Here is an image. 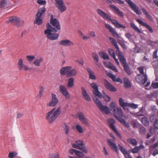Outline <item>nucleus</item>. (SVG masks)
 Instances as JSON below:
<instances>
[{"instance_id": "nucleus-49", "label": "nucleus", "mask_w": 158, "mask_h": 158, "mask_svg": "<svg viewBox=\"0 0 158 158\" xmlns=\"http://www.w3.org/2000/svg\"><path fill=\"white\" fill-rule=\"evenodd\" d=\"M139 127V132L140 133L141 135H144L145 134L146 132V129L145 127L141 125H140Z\"/></svg>"}, {"instance_id": "nucleus-45", "label": "nucleus", "mask_w": 158, "mask_h": 158, "mask_svg": "<svg viewBox=\"0 0 158 158\" xmlns=\"http://www.w3.org/2000/svg\"><path fill=\"white\" fill-rule=\"evenodd\" d=\"M78 33L83 40H88L90 38V37L89 36L85 35L84 34L80 31H78Z\"/></svg>"}, {"instance_id": "nucleus-20", "label": "nucleus", "mask_w": 158, "mask_h": 158, "mask_svg": "<svg viewBox=\"0 0 158 158\" xmlns=\"http://www.w3.org/2000/svg\"><path fill=\"white\" fill-rule=\"evenodd\" d=\"M60 44L61 45L68 47L73 45L74 44L69 40H65L61 41L60 43Z\"/></svg>"}, {"instance_id": "nucleus-33", "label": "nucleus", "mask_w": 158, "mask_h": 158, "mask_svg": "<svg viewBox=\"0 0 158 158\" xmlns=\"http://www.w3.org/2000/svg\"><path fill=\"white\" fill-rule=\"evenodd\" d=\"M118 121L126 127L129 128L130 127L129 123L127 122L126 120L123 118H118Z\"/></svg>"}, {"instance_id": "nucleus-31", "label": "nucleus", "mask_w": 158, "mask_h": 158, "mask_svg": "<svg viewBox=\"0 0 158 158\" xmlns=\"http://www.w3.org/2000/svg\"><path fill=\"white\" fill-rule=\"evenodd\" d=\"M141 10L143 14L146 16L147 18L150 21H153L152 17L151 15L148 14V13L144 8H141Z\"/></svg>"}, {"instance_id": "nucleus-4", "label": "nucleus", "mask_w": 158, "mask_h": 158, "mask_svg": "<svg viewBox=\"0 0 158 158\" xmlns=\"http://www.w3.org/2000/svg\"><path fill=\"white\" fill-rule=\"evenodd\" d=\"M110 135L112 139H107V144L112 150L114 151L117 154H118L119 150L115 143L116 139L113 133H110Z\"/></svg>"}, {"instance_id": "nucleus-48", "label": "nucleus", "mask_w": 158, "mask_h": 158, "mask_svg": "<svg viewBox=\"0 0 158 158\" xmlns=\"http://www.w3.org/2000/svg\"><path fill=\"white\" fill-rule=\"evenodd\" d=\"M76 129L80 133H82L83 132V130L82 127L79 125L77 124L76 126Z\"/></svg>"}, {"instance_id": "nucleus-39", "label": "nucleus", "mask_w": 158, "mask_h": 158, "mask_svg": "<svg viewBox=\"0 0 158 158\" xmlns=\"http://www.w3.org/2000/svg\"><path fill=\"white\" fill-rule=\"evenodd\" d=\"M145 110V107L143 106L142 107V108H141V109H140V110L137 113V114L138 117H139L140 116L144 117V116L143 114H144V112Z\"/></svg>"}, {"instance_id": "nucleus-30", "label": "nucleus", "mask_w": 158, "mask_h": 158, "mask_svg": "<svg viewBox=\"0 0 158 158\" xmlns=\"http://www.w3.org/2000/svg\"><path fill=\"white\" fill-rule=\"evenodd\" d=\"M124 86L126 88H128L131 86V85L128 79L126 77H124L123 79Z\"/></svg>"}, {"instance_id": "nucleus-9", "label": "nucleus", "mask_w": 158, "mask_h": 158, "mask_svg": "<svg viewBox=\"0 0 158 158\" xmlns=\"http://www.w3.org/2000/svg\"><path fill=\"white\" fill-rule=\"evenodd\" d=\"M12 20L13 21V24L18 27H22L25 24L23 19L17 16H13V19Z\"/></svg>"}, {"instance_id": "nucleus-18", "label": "nucleus", "mask_w": 158, "mask_h": 158, "mask_svg": "<svg viewBox=\"0 0 158 158\" xmlns=\"http://www.w3.org/2000/svg\"><path fill=\"white\" fill-rule=\"evenodd\" d=\"M136 21L141 25L146 27L147 29L149 30L151 33H152L153 32V30L151 27L148 24L145 23L143 22V21L140 19H137Z\"/></svg>"}, {"instance_id": "nucleus-10", "label": "nucleus", "mask_w": 158, "mask_h": 158, "mask_svg": "<svg viewBox=\"0 0 158 158\" xmlns=\"http://www.w3.org/2000/svg\"><path fill=\"white\" fill-rule=\"evenodd\" d=\"M135 80L140 84L143 85L147 82V75L146 73L144 74H139L135 77Z\"/></svg>"}, {"instance_id": "nucleus-6", "label": "nucleus", "mask_w": 158, "mask_h": 158, "mask_svg": "<svg viewBox=\"0 0 158 158\" xmlns=\"http://www.w3.org/2000/svg\"><path fill=\"white\" fill-rule=\"evenodd\" d=\"M134 12L139 15H141L142 13L139 9V7L131 0H125Z\"/></svg>"}, {"instance_id": "nucleus-40", "label": "nucleus", "mask_w": 158, "mask_h": 158, "mask_svg": "<svg viewBox=\"0 0 158 158\" xmlns=\"http://www.w3.org/2000/svg\"><path fill=\"white\" fill-rule=\"evenodd\" d=\"M43 60V59L40 57L39 59L35 60L33 62V64L36 66H40V63Z\"/></svg>"}, {"instance_id": "nucleus-64", "label": "nucleus", "mask_w": 158, "mask_h": 158, "mask_svg": "<svg viewBox=\"0 0 158 158\" xmlns=\"http://www.w3.org/2000/svg\"><path fill=\"white\" fill-rule=\"evenodd\" d=\"M103 98L106 102H109L111 99L110 96L106 94H104V95Z\"/></svg>"}, {"instance_id": "nucleus-54", "label": "nucleus", "mask_w": 158, "mask_h": 158, "mask_svg": "<svg viewBox=\"0 0 158 158\" xmlns=\"http://www.w3.org/2000/svg\"><path fill=\"white\" fill-rule=\"evenodd\" d=\"M37 2L39 4L41 5H45L47 3V2L45 0H37Z\"/></svg>"}, {"instance_id": "nucleus-35", "label": "nucleus", "mask_w": 158, "mask_h": 158, "mask_svg": "<svg viewBox=\"0 0 158 158\" xmlns=\"http://www.w3.org/2000/svg\"><path fill=\"white\" fill-rule=\"evenodd\" d=\"M74 80L73 78L71 77L69 79L68 86L69 88H72L74 85Z\"/></svg>"}, {"instance_id": "nucleus-34", "label": "nucleus", "mask_w": 158, "mask_h": 158, "mask_svg": "<svg viewBox=\"0 0 158 158\" xmlns=\"http://www.w3.org/2000/svg\"><path fill=\"white\" fill-rule=\"evenodd\" d=\"M109 39L111 43L116 48L118 51H119V48L118 45L117 43L114 39L111 37H110Z\"/></svg>"}, {"instance_id": "nucleus-46", "label": "nucleus", "mask_w": 158, "mask_h": 158, "mask_svg": "<svg viewBox=\"0 0 158 158\" xmlns=\"http://www.w3.org/2000/svg\"><path fill=\"white\" fill-rule=\"evenodd\" d=\"M110 108L111 110L114 111V109H116L117 107L116 104L114 102H112L110 104Z\"/></svg>"}, {"instance_id": "nucleus-47", "label": "nucleus", "mask_w": 158, "mask_h": 158, "mask_svg": "<svg viewBox=\"0 0 158 158\" xmlns=\"http://www.w3.org/2000/svg\"><path fill=\"white\" fill-rule=\"evenodd\" d=\"M93 98L94 100L95 103L97 104V107L99 108L101 105H102V103L97 98L95 97H93Z\"/></svg>"}, {"instance_id": "nucleus-22", "label": "nucleus", "mask_w": 158, "mask_h": 158, "mask_svg": "<svg viewBox=\"0 0 158 158\" xmlns=\"http://www.w3.org/2000/svg\"><path fill=\"white\" fill-rule=\"evenodd\" d=\"M98 108L102 113H105L106 114H108L110 113L109 108L106 106L102 105Z\"/></svg>"}, {"instance_id": "nucleus-29", "label": "nucleus", "mask_w": 158, "mask_h": 158, "mask_svg": "<svg viewBox=\"0 0 158 158\" xmlns=\"http://www.w3.org/2000/svg\"><path fill=\"white\" fill-rule=\"evenodd\" d=\"M99 55L104 60H108L109 59V56L108 54L103 51H100Z\"/></svg>"}, {"instance_id": "nucleus-16", "label": "nucleus", "mask_w": 158, "mask_h": 158, "mask_svg": "<svg viewBox=\"0 0 158 158\" xmlns=\"http://www.w3.org/2000/svg\"><path fill=\"white\" fill-rule=\"evenodd\" d=\"M104 85L106 88L110 91L114 92L116 91V88L114 87L112 84L107 80H104Z\"/></svg>"}, {"instance_id": "nucleus-38", "label": "nucleus", "mask_w": 158, "mask_h": 158, "mask_svg": "<svg viewBox=\"0 0 158 158\" xmlns=\"http://www.w3.org/2000/svg\"><path fill=\"white\" fill-rule=\"evenodd\" d=\"M130 24L131 27L134 29L135 31L140 34L142 33L141 31L133 23H131Z\"/></svg>"}, {"instance_id": "nucleus-36", "label": "nucleus", "mask_w": 158, "mask_h": 158, "mask_svg": "<svg viewBox=\"0 0 158 158\" xmlns=\"http://www.w3.org/2000/svg\"><path fill=\"white\" fill-rule=\"evenodd\" d=\"M41 17L40 16H36L35 19L34 21L35 24H37L38 25H40L42 24L43 21L42 19H41Z\"/></svg>"}, {"instance_id": "nucleus-14", "label": "nucleus", "mask_w": 158, "mask_h": 158, "mask_svg": "<svg viewBox=\"0 0 158 158\" xmlns=\"http://www.w3.org/2000/svg\"><path fill=\"white\" fill-rule=\"evenodd\" d=\"M59 90L60 93L66 98L67 99L69 98H70L69 94L64 86L60 85L59 87Z\"/></svg>"}, {"instance_id": "nucleus-5", "label": "nucleus", "mask_w": 158, "mask_h": 158, "mask_svg": "<svg viewBox=\"0 0 158 158\" xmlns=\"http://www.w3.org/2000/svg\"><path fill=\"white\" fill-rule=\"evenodd\" d=\"M119 103L120 106L124 110H125L126 107H129L131 108L135 109L138 107V105L133 103H129L127 102H125L123 99L121 98H119Z\"/></svg>"}, {"instance_id": "nucleus-1", "label": "nucleus", "mask_w": 158, "mask_h": 158, "mask_svg": "<svg viewBox=\"0 0 158 158\" xmlns=\"http://www.w3.org/2000/svg\"><path fill=\"white\" fill-rule=\"evenodd\" d=\"M97 12L98 14L103 19H106L110 20L111 23L114 25L116 27L118 28H122L123 29L126 28V27L124 26L119 23L116 20L111 19L108 14H106L102 10L99 9H97Z\"/></svg>"}, {"instance_id": "nucleus-37", "label": "nucleus", "mask_w": 158, "mask_h": 158, "mask_svg": "<svg viewBox=\"0 0 158 158\" xmlns=\"http://www.w3.org/2000/svg\"><path fill=\"white\" fill-rule=\"evenodd\" d=\"M123 66L124 71L128 75H130L131 74V72L128 64H126L123 65Z\"/></svg>"}, {"instance_id": "nucleus-7", "label": "nucleus", "mask_w": 158, "mask_h": 158, "mask_svg": "<svg viewBox=\"0 0 158 158\" xmlns=\"http://www.w3.org/2000/svg\"><path fill=\"white\" fill-rule=\"evenodd\" d=\"M55 1V6L60 12L62 13L67 9L66 6L63 0H54Z\"/></svg>"}, {"instance_id": "nucleus-62", "label": "nucleus", "mask_w": 158, "mask_h": 158, "mask_svg": "<svg viewBox=\"0 0 158 158\" xmlns=\"http://www.w3.org/2000/svg\"><path fill=\"white\" fill-rule=\"evenodd\" d=\"M138 69L139 70L140 74H144V67L143 66H141L138 68Z\"/></svg>"}, {"instance_id": "nucleus-60", "label": "nucleus", "mask_w": 158, "mask_h": 158, "mask_svg": "<svg viewBox=\"0 0 158 158\" xmlns=\"http://www.w3.org/2000/svg\"><path fill=\"white\" fill-rule=\"evenodd\" d=\"M110 65L111 64H109L108 65V67L109 68L111 69L112 70H114L116 72H117L118 70L116 67L113 65Z\"/></svg>"}, {"instance_id": "nucleus-53", "label": "nucleus", "mask_w": 158, "mask_h": 158, "mask_svg": "<svg viewBox=\"0 0 158 158\" xmlns=\"http://www.w3.org/2000/svg\"><path fill=\"white\" fill-rule=\"evenodd\" d=\"M149 119L151 122H154L157 118L156 115L155 114H153L150 116Z\"/></svg>"}, {"instance_id": "nucleus-11", "label": "nucleus", "mask_w": 158, "mask_h": 158, "mask_svg": "<svg viewBox=\"0 0 158 158\" xmlns=\"http://www.w3.org/2000/svg\"><path fill=\"white\" fill-rule=\"evenodd\" d=\"M90 86L93 88V93L96 96L101 98L102 97V93L99 91L98 85L95 83H92L91 84Z\"/></svg>"}, {"instance_id": "nucleus-32", "label": "nucleus", "mask_w": 158, "mask_h": 158, "mask_svg": "<svg viewBox=\"0 0 158 158\" xmlns=\"http://www.w3.org/2000/svg\"><path fill=\"white\" fill-rule=\"evenodd\" d=\"M46 12V8L44 7L40 8L38 12L36 14V16H40L41 17L42 15Z\"/></svg>"}, {"instance_id": "nucleus-27", "label": "nucleus", "mask_w": 158, "mask_h": 158, "mask_svg": "<svg viewBox=\"0 0 158 158\" xmlns=\"http://www.w3.org/2000/svg\"><path fill=\"white\" fill-rule=\"evenodd\" d=\"M102 1L105 2L106 3L108 4L112 3V1L114 2L119 3L120 4H124V2L122 0H102Z\"/></svg>"}, {"instance_id": "nucleus-17", "label": "nucleus", "mask_w": 158, "mask_h": 158, "mask_svg": "<svg viewBox=\"0 0 158 158\" xmlns=\"http://www.w3.org/2000/svg\"><path fill=\"white\" fill-rule=\"evenodd\" d=\"M106 27L109 30L110 32L111 33L113 36L117 38H119L120 37L115 30L110 24L106 23L105 24Z\"/></svg>"}, {"instance_id": "nucleus-13", "label": "nucleus", "mask_w": 158, "mask_h": 158, "mask_svg": "<svg viewBox=\"0 0 158 158\" xmlns=\"http://www.w3.org/2000/svg\"><path fill=\"white\" fill-rule=\"evenodd\" d=\"M52 98L51 101L47 104V105L50 107L55 106L59 102V100L56 97V95L54 93L52 94Z\"/></svg>"}, {"instance_id": "nucleus-58", "label": "nucleus", "mask_w": 158, "mask_h": 158, "mask_svg": "<svg viewBox=\"0 0 158 158\" xmlns=\"http://www.w3.org/2000/svg\"><path fill=\"white\" fill-rule=\"evenodd\" d=\"M35 56H33L28 55L27 56L26 58L29 61L31 62L35 58Z\"/></svg>"}, {"instance_id": "nucleus-8", "label": "nucleus", "mask_w": 158, "mask_h": 158, "mask_svg": "<svg viewBox=\"0 0 158 158\" xmlns=\"http://www.w3.org/2000/svg\"><path fill=\"white\" fill-rule=\"evenodd\" d=\"M51 19L50 22L52 27V28L56 29V30H60V26L59 21L56 18H53V16L51 15L50 16Z\"/></svg>"}, {"instance_id": "nucleus-12", "label": "nucleus", "mask_w": 158, "mask_h": 158, "mask_svg": "<svg viewBox=\"0 0 158 158\" xmlns=\"http://www.w3.org/2000/svg\"><path fill=\"white\" fill-rule=\"evenodd\" d=\"M77 115L80 121L85 126H89V123L87 119L86 118L85 115L82 112H79L77 113Z\"/></svg>"}, {"instance_id": "nucleus-44", "label": "nucleus", "mask_w": 158, "mask_h": 158, "mask_svg": "<svg viewBox=\"0 0 158 158\" xmlns=\"http://www.w3.org/2000/svg\"><path fill=\"white\" fill-rule=\"evenodd\" d=\"M24 65L23 63V60L22 59H19L18 63L19 70H21L23 69Z\"/></svg>"}, {"instance_id": "nucleus-61", "label": "nucleus", "mask_w": 158, "mask_h": 158, "mask_svg": "<svg viewBox=\"0 0 158 158\" xmlns=\"http://www.w3.org/2000/svg\"><path fill=\"white\" fill-rule=\"evenodd\" d=\"M142 123L145 126H147L148 124V123L143 117L142 118Z\"/></svg>"}, {"instance_id": "nucleus-43", "label": "nucleus", "mask_w": 158, "mask_h": 158, "mask_svg": "<svg viewBox=\"0 0 158 158\" xmlns=\"http://www.w3.org/2000/svg\"><path fill=\"white\" fill-rule=\"evenodd\" d=\"M92 57L96 63L98 62L99 61V56L98 54L96 52L92 53Z\"/></svg>"}, {"instance_id": "nucleus-3", "label": "nucleus", "mask_w": 158, "mask_h": 158, "mask_svg": "<svg viewBox=\"0 0 158 158\" xmlns=\"http://www.w3.org/2000/svg\"><path fill=\"white\" fill-rule=\"evenodd\" d=\"M56 108H54L47 113L46 119L50 123H52L60 114L61 111V107H59L55 110Z\"/></svg>"}, {"instance_id": "nucleus-59", "label": "nucleus", "mask_w": 158, "mask_h": 158, "mask_svg": "<svg viewBox=\"0 0 158 158\" xmlns=\"http://www.w3.org/2000/svg\"><path fill=\"white\" fill-rule=\"evenodd\" d=\"M76 143L77 145L80 146L81 147L83 146H84L83 142L82 140H79L77 141H76Z\"/></svg>"}, {"instance_id": "nucleus-21", "label": "nucleus", "mask_w": 158, "mask_h": 158, "mask_svg": "<svg viewBox=\"0 0 158 158\" xmlns=\"http://www.w3.org/2000/svg\"><path fill=\"white\" fill-rule=\"evenodd\" d=\"M72 68V67L70 66L62 67L60 70V73L61 75H64L67 74V73Z\"/></svg>"}, {"instance_id": "nucleus-26", "label": "nucleus", "mask_w": 158, "mask_h": 158, "mask_svg": "<svg viewBox=\"0 0 158 158\" xmlns=\"http://www.w3.org/2000/svg\"><path fill=\"white\" fill-rule=\"evenodd\" d=\"M86 70L89 74V78L92 80H96V77L94 75V73L91 69L89 67H88L86 68Z\"/></svg>"}, {"instance_id": "nucleus-15", "label": "nucleus", "mask_w": 158, "mask_h": 158, "mask_svg": "<svg viewBox=\"0 0 158 158\" xmlns=\"http://www.w3.org/2000/svg\"><path fill=\"white\" fill-rule=\"evenodd\" d=\"M112 113L114 117L118 120V118H122L123 116V113L122 109L120 107H117L116 109H114Z\"/></svg>"}, {"instance_id": "nucleus-2", "label": "nucleus", "mask_w": 158, "mask_h": 158, "mask_svg": "<svg viewBox=\"0 0 158 158\" xmlns=\"http://www.w3.org/2000/svg\"><path fill=\"white\" fill-rule=\"evenodd\" d=\"M46 27L47 29L45 30L44 33L46 35L47 38L51 40H57L59 37V35L52 32L56 33L57 31L52 28V27L49 23L47 24Z\"/></svg>"}, {"instance_id": "nucleus-56", "label": "nucleus", "mask_w": 158, "mask_h": 158, "mask_svg": "<svg viewBox=\"0 0 158 158\" xmlns=\"http://www.w3.org/2000/svg\"><path fill=\"white\" fill-rule=\"evenodd\" d=\"M125 36L128 39L130 42H132V40L131 39L132 35L130 33H127L125 34Z\"/></svg>"}, {"instance_id": "nucleus-52", "label": "nucleus", "mask_w": 158, "mask_h": 158, "mask_svg": "<svg viewBox=\"0 0 158 158\" xmlns=\"http://www.w3.org/2000/svg\"><path fill=\"white\" fill-rule=\"evenodd\" d=\"M108 52L110 56L113 58H115V53L114 51L112 48H109L108 49Z\"/></svg>"}, {"instance_id": "nucleus-57", "label": "nucleus", "mask_w": 158, "mask_h": 158, "mask_svg": "<svg viewBox=\"0 0 158 158\" xmlns=\"http://www.w3.org/2000/svg\"><path fill=\"white\" fill-rule=\"evenodd\" d=\"M139 148L137 147H136L131 150H129V151H131L133 153H135L139 151Z\"/></svg>"}, {"instance_id": "nucleus-24", "label": "nucleus", "mask_w": 158, "mask_h": 158, "mask_svg": "<svg viewBox=\"0 0 158 158\" xmlns=\"http://www.w3.org/2000/svg\"><path fill=\"white\" fill-rule=\"evenodd\" d=\"M109 6L113 9L115 10L117 14H118L119 15L122 17H123L124 15L123 12L120 11L118 8L115 6L113 4H110Z\"/></svg>"}, {"instance_id": "nucleus-50", "label": "nucleus", "mask_w": 158, "mask_h": 158, "mask_svg": "<svg viewBox=\"0 0 158 158\" xmlns=\"http://www.w3.org/2000/svg\"><path fill=\"white\" fill-rule=\"evenodd\" d=\"M7 5V2L6 0H1L0 2V8L4 7Z\"/></svg>"}, {"instance_id": "nucleus-28", "label": "nucleus", "mask_w": 158, "mask_h": 158, "mask_svg": "<svg viewBox=\"0 0 158 158\" xmlns=\"http://www.w3.org/2000/svg\"><path fill=\"white\" fill-rule=\"evenodd\" d=\"M107 122L109 124L110 127L112 130L116 128L114 126L115 121L114 119L112 118L109 119L107 120Z\"/></svg>"}, {"instance_id": "nucleus-25", "label": "nucleus", "mask_w": 158, "mask_h": 158, "mask_svg": "<svg viewBox=\"0 0 158 158\" xmlns=\"http://www.w3.org/2000/svg\"><path fill=\"white\" fill-rule=\"evenodd\" d=\"M119 53L118 55V58L121 63L123 65L127 63L126 60L123 55V53L120 51H118Z\"/></svg>"}, {"instance_id": "nucleus-23", "label": "nucleus", "mask_w": 158, "mask_h": 158, "mask_svg": "<svg viewBox=\"0 0 158 158\" xmlns=\"http://www.w3.org/2000/svg\"><path fill=\"white\" fill-rule=\"evenodd\" d=\"M78 72L75 69H70L67 73L66 75L67 77H71L75 76L77 75Z\"/></svg>"}, {"instance_id": "nucleus-42", "label": "nucleus", "mask_w": 158, "mask_h": 158, "mask_svg": "<svg viewBox=\"0 0 158 158\" xmlns=\"http://www.w3.org/2000/svg\"><path fill=\"white\" fill-rule=\"evenodd\" d=\"M64 130L65 131L66 135H67L69 134V126L66 123H64V125L63 127Z\"/></svg>"}, {"instance_id": "nucleus-51", "label": "nucleus", "mask_w": 158, "mask_h": 158, "mask_svg": "<svg viewBox=\"0 0 158 158\" xmlns=\"http://www.w3.org/2000/svg\"><path fill=\"white\" fill-rule=\"evenodd\" d=\"M118 147H119L120 151L124 155H125L126 154L128 153L126 150L120 144H118Z\"/></svg>"}, {"instance_id": "nucleus-55", "label": "nucleus", "mask_w": 158, "mask_h": 158, "mask_svg": "<svg viewBox=\"0 0 158 158\" xmlns=\"http://www.w3.org/2000/svg\"><path fill=\"white\" fill-rule=\"evenodd\" d=\"M75 154L77 156L81 158L83 157L84 156V155L83 152L77 150L76 151Z\"/></svg>"}, {"instance_id": "nucleus-19", "label": "nucleus", "mask_w": 158, "mask_h": 158, "mask_svg": "<svg viewBox=\"0 0 158 158\" xmlns=\"http://www.w3.org/2000/svg\"><path fill=\"white\" fill-rule=\"evenodd\" d=\"M81 89L84 98L88 101H90L91 100V98L85 89L83 87H81Z\"/></svg>"}, {"instance_id": "nucleus-41", "label": "nucleus", "mask_w": 158, "mask_h": 158, "mask_svg": "<svg viewBox=\"0 0 158 158\" xmlns=\"http://www.w3.org/2000/svg\"><path fill=\"white\" fill-rule=\"evenodd\" d=\"M127 141L129 143L132 144L133 146H136L137 144V142L135 139H128Z\"/></svg>"}, {"instance_id": "nucleus-63", "label": "nucleus", "mask_w": 158, "mask_h": 158, "mask_svg": "<svg viewBox=\"0 0 158 158\" xmlns=\"http://www.w3.org/2000/svg\"><path fill=\"white\" fill-rule=\"evenodd\" d=\"M49 158H60L58 154H50Z\"/></svg>"}]
</instances>
